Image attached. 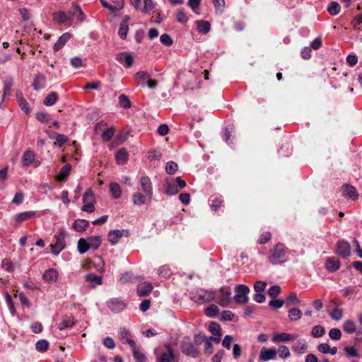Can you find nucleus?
<instances>
[{
    "label": "nucleus",
    "instance_id": "12",
    "mask_svg": "<svg viewBox=\"0 0 362 362\" xmlns=\"http://www.w3.org/2000/svg\"><path fill=\"white\" fill-rule=\"evenodd\" d=\"M127 231L124 230H115L108 233V240L112 245H116L119 240L124 235H127Z\"/></svg>",
    "mask_w": 362,
    "mask_h": 362
},
{
    "label": "nucleus",
    "instance_id": "5",
    "mask_svg": "<svg viewBox=\"0 0 362 362\" xmlns=\"http://www.w3.org/2000/svg\"><path fill=\"white\" fill-rule=\"evenodd\" d=\"M131 4L138 11L146 13L153 8V3L151 0H129Z\"/></svg>",
    "mask_w": 362,
    "mask_h": 362
},
{
    "label": "nucleus",
    "instance_id": "6",
    "mask_svg": "<svg viewBox=\"0 0 362 362\" xmlns=\"http://www.w3.org/2000/svg\"><path fill=\"white\" fill-rule=\"evenodd\" d=\"M181 349L183 353L191 357H197L199 354L198 350L192 345L188 338L182 340Z\"/></svg>",
    "mask_w": 362,
    "mask_h": 362
},
{
    "label": "nucleus",
    "instance_id": "42",
    "mask_svg": "<svg viewBox=\"0 0 362 362\" xmlns=\"http://www.w3.org/2000/svg\"><path fill=\"white\" fill-rule=\"evenodd\" d=\"M302 317V313L297 308H292L288 311V317L292 321H296L300 319Z\"/></svg>",
    "mask_w": 362,
    "mask_h": 362
},
{
    "label": "nucleus",
    "instance_id": "18",
    "mask_svg": "<svg viewBox=\"0 0 362 362\" xmlns=\"http://www.w3.org/2000/svg\"><path fill=\"white\" fill-rule=\"evenodd\" d=\"M117 60L121 64H124L127 67H130L134 62V59L131 54L127 52H122L117 54Z\"/></svg>",
    "mask_w": 362,
    "mask_h": 362
},
{
    "label": "nucleus",
    "instance_id": "14",
    "mask_svg": "<svg viewBox=\"0 0 362 362\" xmlns=\"http://www.w3.org/2000/svg\"><path fill=\"white\" fill-rule=\"evenodd\" d=\"M153 290L151 284L144 281L140 283L137 286V294L139 296H146L150 294Z\"/></svg>",
    "mask_w": 362,
    "mask_h": 362
},
{
    "label": "nucleus",
    "instance_id": "40",
    "mask_svg": "<svg viewBox=\"0 0 362 362\" xmlns=\"http://www.w3.org/2000/svg\"><path fill=\"white\" fill-rule=\"evenodd\" d=\"M58 100V95L56 93H51L44 100V105L50 106L54 105Z\"/></svg>",
    "mask_w": 362,
    "mask_h": 362
},
{
    "label": "nucleus",
    "instance_id": "2",
    "mask_svg": "<svg viewBox=\"0 0 362 362\" xmlns=\"http://www.w3.org/2000/svg\"><path fill=\"white\" fill-rule=\"evenodd\" d=\"M287 248L283 243L276 244L270 250L268 259L272 264H278L285 262Z\"/></svg>",
    "mask_w": 362,
    "mask_h": 362
},
{
    "label": "nucleus",
    "instance_id": "22",
    "mask_svg": "<svg viewBox=\"0 0 362 362\" xmlns=\"http://www.w3.org/2000/svg\"><path fill=\"white\" fill-rule=\"evenodd\" d=\"M129 158V154L126 149L121 148L115 154V160L117 164L123 165L126 163Z\"/></svg>",
    "mask_w": 362,
    "mask_h": 362
},
{
    "label": "nucleus",
    "instance_id": "50",
    "mask_svg": "<svg viewBox=\"0 0 362 362\" xmlns=\"http://www.w3.org/2000/svg\"><path fill=\"white\" fill-rule=\"evenodd\" d=\"M172 272L168 266L164 265L159 268L158 274L164 278L169 277L171 275Z\"/></svg>",
    "mask_w": 362,
    "mask_h": 362
},
{
    "label": "nucleus",
    "instance_id": "27",
    "mask_svg": "<svg viewBox=\"0 0 362 362\" xmlns=\"http://www.w3.org/2000/svg\"><path fill=\"white\" fill-rule=\"evenodd\" d=\"M72 8L73 11L71 12V16L72 17V18L74 16H77L78 20L80 22H83L85 20L86 16L81 10V7L78 4L73 3Z\"/></svg>",
    "mask_w": 362,
    "mask_h": 362
},
{
    "label": "nucleus",
    "instance_id": "55",
    "mask_svg": "<svg viewBox=\"0 0 362 362\" xmlns=\"http://www.w3.org/2000/svg\"><path fill=\"white\" fill-rule=\"evenodd\" d=\"M177 21L182 23H185L188 21V18L183 10L177 11L176 13Z\"/></svg>",
    "mask_w": 362,
    "mask_h": 362
},
{
    "label": "nucleus",
    "instance_id": "25",
    "mask_svg": "<svg viewBox=\"0 0 362 362\" xmlns=\"http://www.w3.org/2000/svg\"><path fill=\"white\" fill-rule=\"evenodd\" d=\"M88 226V221L84 219H77L73 223V228L78 232H83L86 230Z\"/></svg>",
    "mask_w": 362,
    "mask_h": 362
},
{
    "label": "nucleus",
    "instance_id": "7",
    "mask_svg": "<svg viewBox=\"0 0 362 362\" xmlns=\"http://www.w3.org/2000/svg\"><path fill=\"white\" fill-rule=\"evenodd\" d=\"M56 243L51 245L52 252L54 255L59 254L65 247V235L64 233H60L56 236Z\"/></svg>",
    "mask_w": 362,
    "mask_h": 362
},
{
    "label": "nucleus",
    "instance_id": "47",
    "mask_svg": "<svg viewBox=\"0 0 362 362\" xmlns=\"http://www.w3.org/2000/svg\"><path fill=\"white\" fill-rule=\"evenodd\" d=\"M286 303L287 306L298 305L300 303V300L298 298L297 295L296 293H291L286 298Z\"/></svg>",
    "mask_w": 362,
    "mask_h": 362
},
{
    "label": "nucleus",
    "instance_id": "64",
    "mask_svg": "<svg viewBox=\"0 0 362 362\" xmlns=\"http://www.w3.org/2000/svg\"><path fill=\"white\" fill-rule=\"evenodd\" d=\"M45 81V78L44 76H37L33 83V86H34L35 89L40 88L42 86Z\"/></svg>",
    "mask_w": 362,
    "mask_h": 362
},
{
    "label": "nucleus",
    "instance_id": "17",
    "mask_svg": "<svg viewBox=\"0 0 362 362\" xmlns=\"http://www.w3.org/2000/svg\"><path fill=\"white\" fill-rule=\"evenodd\" d=\"M130 21V17L128 16H125L123 18L122 23H120L119 29V35L122 39H125L129 30V23Z\"/></svg>",
    "mask_w": 362,
    "mask_h": 362
},
{
    "label": "nucleus",
    "instance_id": "39",
    "mask_svg": "<svg viewBox=\"0 0 362 362\" xmlns=\"http://www.w3.org/2000/svg\"><path fill=\"white\" fill-rule=\"evenodd\" d=\"M75 324V321L73 317L66 316L64 317L62 324L59 325V329H63L67 327H71Z\"/></svg>",
    "mask_w": 362,
    "mask_h": 362
},
{
    "label": "nucleus",
    "instance_id": "52",
    "mask_svg": "<svg viewBox=\"0 0 362 362\" xmlns=\"http://www.w3.org/2000/svg\"><path fill=\"white\" fill-rule=\"evenodd\" d=\"M293 350L298 353L303 354L307 349V345L303 341H297L293 346Z\"/></svg>",
    "mask_w": 362,
    "mask_h": 362
},
{
    "label": "nucleus",
    "instance_id": "58",
    "mask_svg": "<svg viewBox=\"0 0 362 362\" xmlns=\"http://www.w3.org/2000/svg\"><path fill=\"white\" fill-rule=\"evenodd\" d=\"M36 349L39 351H45L49 346V343L46 340H40L36 343Z\"/></svg>",
    "mask_w": 362,
    "mask_h": 362
},
{
    "label": "nucleus",
    "instance_id": "54",
    "mask_svg": "<svg viewBox=\"0 0 362 362\" xmlns=\"http://www.w3.org/2000/svg\"><path fill=\"white\" fill-rule=\"evenodd\" d=\"M177 168L178 166L177 163L170 161L167 163L165 170L168 174L173 175L176 172Z\"/></svg>",
    "mask_w": 362,
    "mask_h": 362
},
{
    "label": "nucleus",
    "instance_id": "29",
    "mask_svg": "<svg viewBox=\"0 0 362 362\" xmlns=\"http://www.w3.org/2000/svg\"><path fill=\"white\" fill-rule=\"evenodd\" d=\"M16 97L18 100V105L27 115L30 113V108L28 106V103L26 102L25 99L23 98V94L21 92H17L16 93Z\"/></svg>",
    "mask_w": 362,
    "mask_h": 362
},
{
    "label": "nucleus",
    "instance_id": "28",
    "mask_svg": "<svg viewBox=\"0 0 362 362\" xmlns=\"http://www.w3.org/2000/svg\"><path fill=\"white\" fill-rule=\"evenodd\" d=\"M53 20L56 23H62L67 20H72V17H68L64 11H57L53 13Z\"/></svg>",
    "mask_w": 362,
    "mask_h": 362
},
{
    "label": "nucleus",
    "instance_id": "56",
    "mask_svg": "<svg viewBox=\"0 0 362 362\" xmlns=\"http://www.w3.org/2000/svg\"><path fill=\"white\" fill-rule=\"evenodd\" d=\"M119 104L122 107L124 108H129L131 107V102L127 96L124 95H121L119 97Z\"/></svg>",
    "mask_w": 362,
    "mask_h": 362
},
{
    "label": "nucleus",
    "instance_id": "49",
    "mask_svg": "<svg viewBox=\"0 0 362 362\" xmlns=\"http://www.w3.org/2000/svg\"><path fill=\"white\" fill-rule=\"evenodd\" d=\"M339 11H340V6L336 1L332 2L328 7V11L332 15L338 14L339 13Z\"/></svg>",
    "mask_w": 362,
    "mask_h": 362
},
{
    "label": "nucleus",
    "instance_id": "35",
    "mask_svg": "<svg viewBox=\"0 0 362 362\" xmlns=\"http://www.w3.org/2000/svg\"><path fill=\"white\" fill-rule=\"evenodd\" d=\"M133 351L134 356L136 361V362H145L146 360V358L145 355L141 353L139 348L136 346V344L134 346H131Z\"/></svg>",
    "mask_w": 362,
    "mask_h": 362
},
{
    "label": "nucleus",
    "instance_id": "26",
    "mask_svg": "<svg viewBox=\"0 0 362 362\" xmlns=\"http://www.w3.org/2000/svg\"><path fill=\"white\" fill-rule=\"evenodd\" d=\"M21 160L24 166H29L35 160V154L33 151L28 150L23 153Z\"/></svg>",
    "mask_w": 362,
    "mask_h": 362
},
{
    "label": "nucleus",
    "instance_id": "23",
    "mask_svg": "<svg viewBox=\"0 0 362 362\" xmlns=\"http://www.w3.org/2000/svg\"><path fill=\"white\" fill-rule=\"evenodd\" d=\"M71 170V165L69 164H66L64 165L60 170L58 175H56L55 179L58 182H62L66 180V178L69 176Z\"/></svg>",
    "mask_w": 362,
    "mask_h": 362
},
{
    "label": "nucleus",
    "instance_id": "44",
    "mask_svg": "<svg viewBox=\"0 0 362 362\" xmlns=\"http://www.w3.org/2000/svg\"><path fill=\"white\" fill-rule=\"evenodd\" d=\"M209 329L212 335H221V326L216 322H211L209 326Z\"/></svg>",
    "mask_w": 362,
    "mask_h": 362
},
{
    "label": "nucleus",
    "instance_id": "38",
    "mask_svg": "<svg viewBox=\"0 0 362 362\" xmlns=\"http://www.w3.org/2000/svg\"><path fill=\"white\" fill-rule=\"evenodd\" d=\"M83 203H95V194L93 192L89 189L86 191L83 196Z\"/></svg>",
    "mask_w": 362,
    "mask_h": 362
},
{
    "label": "nucleus",
    "instance_id": "20",
    "mask_svg": "<svg viewBox=\"0 0 362 362\" xmlns=\"http://www.w3.org/2000/svg\"><path fill=\"white\" fill-rule=\"evenodd\" d=\"M167 352L163 353L158 362H172L175 358L174 353L170 345L165 346Z\"/></svg>",
    "mask_w": 362,
    "mask_h": 362
},
{
    "label": "nucleus",
    "instance_id": "45",
    "mask_svg": "<svg viewBox=\"0 0 362 362\" xmlns=\"http://www.w3.org/2000/svg\"><path fill=\"white\" fill-rule=\"evenodd\" d=\"M325 333V329L320 326V325H315L313 327L311 334L312 335L315 337H320L323 336Z\"/></svg>",
    "mask_w": 362,
    "mask_h": 362
},
{
    "label": "nucleus",
    "instance_id": "34",
    "mask_svg": "<svg viewBox=\"0 0 362 362\" xmlns=\"http://www.w3.org/2000/svg\"><path fill=\"white\" fill-rule=\"evenodd\" d=\"M90 249L97 250L101 244V238L100 236H91L87 238Z\"/></svg>",
    "mask_w": 362,
    "mask_h": 362
},
{
    "label": "nucleus",
    "instance_id": "53",
    "mask_svg": "<svg viewBox=\"0 0 362 362\" xmlns=\"http://www.w3.org/2000/svg\"><path fill=\"white\" fill-rule=\"evenodd\" d=\"M56 141L54 143V145L62 146L63 144H64L66 142L68 141V138L64 134H56L55 136Z\"/></svg>",
    "mask_w": 362,
    "mask_h": 362
},
{
    "label": "nucleus",
    "instance_id": "1",
    "mask_svg": "<svg viewBox=\"0 0 362 362\" xmlns=\"http://www.w3.org/2000/svg\"><path fill=\"white\" fill-rule=\"evenodd\" d=\"M139 191L133 194L132 200L134 204L141 205L149 204L153 197V186L149 177L144 175L141 177Z\"/></svg>",
    "mask_w": 362,
    "mask_h": 362
},
{
    "label": "nucleus",
    "instance_id": "15",
    "mask_svg": "<svg viewBox=\"0 0 362 362\" xmlns=\"http://www.w3.org/2000/svg\"><path fill=\"white\" fill-rule=\"evenodd\" d=\"M119 335L120 340L123 343H127L130 346H134L136 344L135 341L131 339L130 332L127 329L124 327L121 328L119 332Z\"/></svg>",
    "mask_w": 362,
    "mask_h": 362
},
{
    "label": "nucleus",
    "instance_id": "31",
    "mask_svg": "<svg viewBox=\"0 0 362 362\" xmlns=\"http://www.w3.org/2000/svg\"><path fill=\"white\" fill-rule=\"evenodd\" d=\"M110 189L113 198L118 199L122 195V189L119 184L117 182H112L110 185Z\"/></svg>",
    "mask_w": 362,
    "mask_h": 362
},
{
    "label": "nucleus",
    "instance_id": "13",
    "mask_svg": "<svg viewBox=\"0 0 362 362\" xmlns=\"http://www.w3.org/2000/svg\"><path fill=\"white\" fill-rule=\"evenodd\" d=\"M37 216V212L34 211H24L18 214L14 217V221L17 224H21L22 222L33 218Z\"/></svg>",
    "mask_w": 362,
    "mask_h": 362
},
{
    "label": "nucleus",
    "instance_id": "30",
    "mask_svg": "<svg viewBox=\"0 0 362 362\" xmlns=\"http://www.w3.org/2000/svg\"><path fill=\"white\" fill-rule=\"evenodd\" d=\"M317 349L318 351L322 354H331L332 355H335L337 351V347L331 348L329 345L326 343L320 344Z\"/></svg>",
    "mask_w": 362,
    "mask_h": 362
},
{
    "label": "nucleus",
    "instance_id": "46",
    "mask_svg": "<svg viewBox=\"0 0 362 362\" xmlns=\"http://www.w3.org/2000/svg\"><path fill=\"white\" fill-rule=\"evenodd\" d=\"M278 353L281 358H286L290 356L291 353L288 348L286 346L281 345L278 348Z\"/></svg>",
    "mask_w": 362,
    "mask_h": 362
},
{
    "label": "nucleus",
    "instance_id": "16",
    "mask_svg": "<svg viewBox=\"0 0 362 362\" xmlns=\"http://www.w3.org/2000/svg\"><path fill=\"white\" fill-rule=\"evenodd\" d=\"M343 194L344 197L356 200L358 199V195L354 187L349 185H344L343 187Z\"/></svg>",
    "mask_w": 362,
    "mask_h": 362
},
{
    "label": "nucleus",
    "instance_id": "3",
    "mask_svg": "<svg viewBox=\"0 0 362 362\" xmlns=\"http://www.w3.org/2000/svg\"><path fill=\"white\" fill-rule=\"evenodd\" d=\"M215 298V293L211 290L199 288L192 293V299L198 303H206Z\"/></svg>",
    "mask_w": 362,
    "mask_h": 362
},
{
    "label": "nucleus",
    "instance_id": "59",
    "mask_svg": "<svg viewBox=\"0 0 362 362\" xmlns=\"http://www.w3.org/2000/svg\"><path fill=\"white\" fill-rule=\"evenodd\" d=\"M280 292H281L280 286L275 285V286H272L269 289L268 294L269 295L270 297L275 298L280 293Z\"/></svg>",
    "mask_w": 362,
    "mask_h": 362
},
{
    "label": "nucleus",
    "instance_id": "33",
    "mask_svg": "<svg viewBox=\"0 0 362 362\" xmlns=\"http://www.w3.org/2000/svg\"><path fill=\"white\" fill-rule=\"evenodd\" d=\"M86 281L91 284L93 286L95 285H100L102 284V277L100 276L95 275L93 274H87L85 276Z\"/></svg>",
    "mask_w": 362,
    "mask_h": 362
},
{
    "label": "nucleus",
    "instance_id": "60",
    "mask_svg": "<svg viewBox=\"0 0 362 362\" xmlns=\"http://www.w3.org/2000/svg\"><path fill=\"white\" fill-rule=\"evenodd\" d=\"M103 344L104 346L109 349H113L115 347V343L112 338L111 337H105L103 340Z\"/></svg>",
    "mask_w": 362,
    "mask_h": 362
},
{
    "label": "nucleus",
    "instance_id": "57",
    "mask_svg": "<svg viewBox=\"0 0 362 362\" xmlns=\"http://www.w3.org/2000/svg\"><path fill=\"white\" fill-rule=\"evenodd\" d=\"M329 315L334 320H339L343 316V310L339 308H335L330 312Z\"/></svg>",
    "mask_w": 362,
    "mask_h": 362
},
{
    "label": "nucleus",
    "instance_id": "21",
    "mask_svg": "<svg viewBox=\"0 0 362 362\" xmlns=\"http://www.w3.org/2000/svg\"><path fill=\"white\" fill-rule=\"evenodd\" d=\"M71 37V35L69 33H66L63 34L57 41V42L54 45V52H57L61 49L66 42Z\"/></svg>",
    "mask_w": 362,
    "mask_h": 362
},
{
    "label": "nucleus",
    "instance_id": "11",
    "mask_svg": "<svg viewBox=\"0 0 362 362\" xmlns=\"http://www.w3.org/2000/svg\"><path fill=\"white\" fill-rule=\"evenodd\" d=\"M298 337V335H293L286 332H276L274 334L272 337V341L274 343L279 342H286L289 341H292L296 339Z\"/></svg>",
    "mask_w": 362,
    "mask_h": 362
},
{
    "label": "nucleus",
    "instance_id": "36",
    "mask_svg": "<svg viewBox=\"0 0 362 362\" xmlns=\"http://www.w3.org/2000/svg\"><path fill=\"white\" fill-rule=\"evenodd\" d=\"M211 25L208 21H200L197 22V29L199 33L206 34L209 32Z\"/></svg>",
    "mask_w": 362,
    "mask_h": 362
},
{
    "label": "nucleus",
    "instance_id": "48",
    "mask_svg": "<svg viewBox=\"0 0 362 362\" xmlns=\"http://www.w3.org/2000/svg\"><path fill=\"white\" fill-rule=\"evenodd\" d=\"M115 132V129L113 127H110L107 128V129L102 134V138L105 141H109L112 139L114 134Z\"/></svg>",
    "mask_w": 362,
    "mask_h": 362
},
{
    "label": "nucleus",
    "instance_id": "41",
    "mask_svg": "<svg viewBox=\"0 0 362 362\" xmlns=\"http://www.w3.org/2000/svg\"><path fill=\"white\" fill-rule=\"evenodd\" d=\"M272 238V234L269 231H263L259 234L257 243L259 244H264L270 241Z\"/></svg>",
    "mask_w": 362,
    "mask_h": 362
},
{
    "label": "nucleus",
    "instance_id": "37",
    "mask_svg": "<svg viewBox=\"0 0 362 362\" xmlns=\"http://www.w3.org/2000/svg\"><path fill=\"white\" fill-rule=\"evenodd\" d=\"M343 329L349 334L354 333L356 329V323L353 320H346L343 325Z\"/></svg>",
    "mask_w": 362,
    "mask_h": 362
},
{
    "label": "nucleus",
    "instance_id": "63",
    "mask_svg": "<svg viewBox=\"0 0 362 362\" xmlns=\"http://www.w3.org/2000/svg\"><path fill=\"white\" fill-rule=\"evenodd\" d=\"M267 284L265 281H258L254 285V289L256 292H263L265 289Z\"/></svg>",
    "mask_w": 362,
    "mask_h": 362
},
{
    "label": "nucleus",
    "instance_id": "8",
    "mask_svg": "<svg viewBox=\"0 0 362 362\" xmlns=\"http://www.w3.org/2000/svg\"><path fill=\"white\" fill-rule=\"evenodd\" d=\"M276 357V350L275 349H267L266 347H263L259 352V360L264 362L269 360H274Z\"/></svg>",
    "mask_w": 362,
    "mask_h": 362
},
{
    "label": "nucleus",
    "instance_id": "51",
    "mask_svg": "<svg viewBox=\"0 0 362 362\" xmlns=\"http://www.w3.org/2000/svg\"><path fill=\"white\" fill-rule=\"evenodd\" d=\"M329 337L333 340H338L341 337V333L339 329L332 328L329 332Z\"/></svg>",
    "mask_w": 362,
    "mask_h": 362
},
{
    "label": "nucleus",
    "instance_id": "61",
    "mask_svg": "<svg viewBox=\"0 0 362 362\" xmlns=\"http://www.w3.org/2000/svg\"><path fill=\"white\" fill-rule=\"evenodd\" d=\"M233 316H234V315L230 310H224L222 313L219 319L221 321H226V320L230 321V320H232Z\"/></svg>",
    "mask_w": 362,
    "mask_h": 362
},
{
    "label": "nucleus",
    "instance_id": "43",
    "mask_svg": "<svg viewBox=\"0 0 362 362\" xmlns=\"http://www.w3.org/2000/svg\"><path fill=\"white\" fill-rule=\"evenodd\" d=\"M219 312L218 308L216 305H209L204 311L206 315L209 317H214Z\"/></svg>",
    "mask_w": 362,
    "mask_h": 362
},
{
    "label": "nucleus",
    "instance_id": "9",
    "mask_svg": "<svg viewBox=\"0 0 362 362\" xmlns=\"http://www.w3.org/2000/svg\"><path fill=\"white\" fill-rule=\"evenodd\" d=\"M336 252L342 257H349L351 255V245L344 240L339 241L337 244Z\"/></svg>",
    "mask_w": 362,
    "mask_h": 362
},
{
    "label": "nucleus",
    "instance_id": "4",
    "mask_svg": "<svg viewBox=\"0 0 362 362\" xmlns=\"http://www.w3.org/2000/svg\"><path fill=\"white\" fill-rule=\"evenodd\" d=\"M235 295L234 296L235 301L238 304H245L248 301V293L250 288L244 284H240L235 287Z\"/></svg>",
    "mask_w": 362,
    "mask_h": 362
},
{
    "label": "nucleus",
    "instance_id": "32",
    "mask_svg": "<svg viewBox=\"0 0 362 362\" xmlns=\"http://www.w3.org/2000/svg\"><path fill=\"white\" fill-rule=\"evenodd\" d=\"M77 246L78 250L81 254H83L90 249L88 240L85 238H80Z\"/></svg>",
    "mask_w": 362,
    "mask_h": 362
},
{
    "label": "nucleus",
    "instance_id": "19",
    "mask_svg": "<svg viewBox=\"0 0 362 362\" xmlns=\"http://www.w3.org/2000/svg\"><path fill=\"white\" fill-rule=\"evenodd\" d=\"M42 278L47 283H54L57 280L58 272L54 269H48L44 273Z\"/></svg>",
    "mask_w": 362,
    "mask_h": 362
},
{
    "label": "nucleus",
    "instance_id": "62",
    "mask_svg": "<svg viewBox=\"0 0 362 362\" xmlns=\"http://www.w3.org/2000/svg\"><path fill=\"white\" fill-rule=\"evenodd\" d=\"M233 341V338L231 335H226L225 336L223 341H222V346L227 349H230L231 346V344Z\"/></svg>",
    "mask_w": 362,
    "mask_h": 362
},
{
    "label": "nucleus",
    "instance_id": "24",
    "mask_svg": "<svg viewBox=\"0 0 362 362\" xmlns=\"http://www.w3.org/2000/svg\"><path fill=\"white\" fill-rule=\"evenodd\" d=\"M326 268L329 272H335L339 268V260L335 257L328 258L326 262Z\"/></svg>",
    "mask_w": 362,
    "mask_h": 362
},
{
    "label": "nucleus",
    "instance_id": "10",
    "mask_svg": "<svg viewBox=\"0 0 362 362\" xmlns=\"http://www.w3.org/2000/svg\"><path fill=\"white\" fill-rule=\"evenodd\" d=\"M221 296L219 298L218 304L223 307L229 304L231 300V290L229 286H224L220 289Z\"/></svg>",
    "mask_w": 362,
    "mask_h": 362
}]
</instances>
